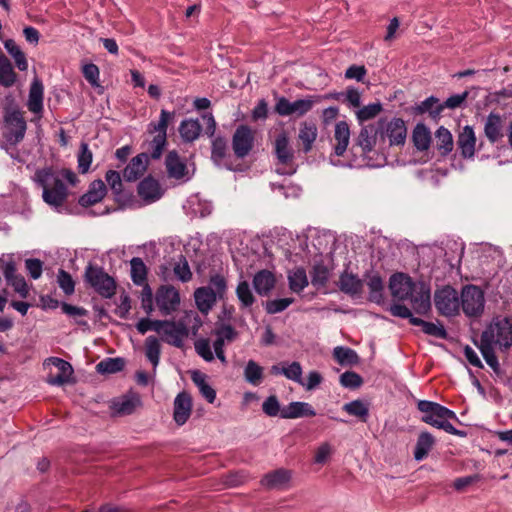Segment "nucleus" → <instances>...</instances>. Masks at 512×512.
Segmentation results:
<instances>
[{"instance_id":"nucleus-1","label":"nucleus","mask_w":512,"mask_h":512,"mask_svg":"<svg viewBox=\"0 0 512 512\" xmlns=\"http://www.w3.org/2000/svg\"><path fill=\"white\" fill-rule=\"evenodd\" d=\"M484 360L494 372H499L500 364L494 351V345L507 350L512 346V318L509 316L494 317L482 332L480 340L474 341Z\"/></svg>"},{"instance_id":"nucleus-2","label":"nucleus","mask_w":512,"mask_h":512,"mask_svg":"<svg viewBox=\"0 0 512 512\" xmlns=\"http://www.w3.org/2000/svg\"><path fill=\"white\" fill-rule=\"evenodd\" d=\"M417 409L422 413L421 421L435 428L442 429L446 433L465 437L467 433L455 428L449 420H458L456 413L447 407L429 400H419Z\"/></svg>"},{"instance_id":"nucleus-3","label":"nucleus","mask_w":512,"mask_h":512,"mask_svg":"<svg viewBox=\"0 0 512 512\" xmlns=\"http://www.w3.org/2000/svg\"><path fill=\"white\" fill-rule=\"evenodd\" d=\"M34 181L42 188L43 201L49 206L58 208L66 202L68 189L53 168L38 169L35 172Z\"/></svg>"},{"instance_id":"nucleus-4","label":"nucleus","mask_w":512,"mask_h":512,"mask_svg":"<svg viewBox=\"0 0 512 512\" xmlns=\"http://www.w3.org/2000/svg\"><path fill=\"white\" fill-rule=\"evenodd\" d=\"M4 142L10 145H18L25 136L27 123L24 112L17 105H10L4 108L3 115Z\"/></svg>"},{"instance_id":"nucleus-5","label":"nucleus","mask_w":512,"mask_h":512,"mask_svg":"<svg viewBox=\"0 0 512 512\" xmlns=\"http://www.w3.org/2000/svg\"><path fill=\"white\" fill-rule=\"evenodd\" d=\"M84 281L104 298H111L116 293L114 278L100 266L89 263L85 268Z\"/></svg>"},{"instance_id":"nucleus-6","label":"nucleus","mask_w":512,"mask_h":512,"mask_svg":"<svg viewBox=\"0 0 512 512\" xmlns=\"http://www.w3.org/2000/svg\"><path fill=\"white\" fill-rule=\"evenodd\" d=\"M274 152L281 167L276 169L280 175H292L296 172L294 151L290 147L289 138L285 132L279 133L274 141Z\"/></svg>"},{"instance_id":"nucleus-7","label":"nucleus","mask_w":512,"mask_h":512,"mask_svg":"<svg viewBox=\"0 0 512 512\" xmlns=\"http://www.w3.org/2000/svg\"><path fill=\"white\" fill-rule=\"evenodd\" d=\"M485 298L483 291L475 285H466L461 292V306L465 315L480 316L484 311Z\"/></svg>"},{"instance_id":"nucleus-8","label":"nucleus","mask_w":512,"mask_h":512,"mask_svg":"<svg viewBox=\"0 0 512 512\" xmlns=\"http://www.w3.org/2000/svg\"><path fill=\"white\" fill-rule=\"evenodd\" d=\"M378 129L382 137L389 139L391 146H402L405 144L407 127L403 119L395 117L387 121V119L382 118L378 121Z\"/></svg>"},{"instance_id":"nucleus-9","label":"nucleus","mask_w":512,"mask_h":512,"mask_svg":"<svg viewBox=\"0 0 512 512\" xmlns=\"http://www.w3.org/2000/svg\"><path fill=\"white\" fill-rule=\"evenodd\" d=\"M255 131L248 125H239L232 137V149L239 159L247 157L254 147Z\"/></svg>"},{"instance_id":"nucleus-10","label":"nucleus","mask_w":512,"mask_h":512,"mask_svg":"<svg viewBox=\"0 0 512 512\" xmlns=\"http://www.w3.org/2000/svg\"><path fill=\"white\" fill-rule=\"evenodd\" d=\"M434 303L438 312L444 316H452L459 310V298L457 291L447 285L436 290Z\"/></svg>"},{"instance_id":"nucleus-11","label":"nucleus","mask_w":512,"mask_h":512,"mask_svg":"<svg viewBox=\"0 0 512 512\" xmlns=\"http://www.w3.org/2000/svg\"><path fill=\"white\" fill-rule=\"evenodd\" d=\"M155 301L161 315L167 316L178 309L180 295L175 287L162 285L156 292Z\"/></svg>"},{"instance_id":"nucleus-12","label":"nucleus","mask_w":512,"mask_h":512,"mask_svg":"<svg viewBox=\"0 0 512 512\" xmlns=\"http://www.w3.org/2000/svg\"><path fill=\"white\" fill-rule=\"evenodd\" d=\"M313 107V101L309 99H298L290 102L286 97H278L274 110L280 116H290L296 114L303 116Z\"/></svg>"},{"instance_id":"nucleus-13","label":"nucleus","mask_w":512,"mask_h":512,"mask_svg":"<svg viewBox=\"0 0 512 512\" xmlns=\"http://www.w3.org/2000/svg\"><path fill=\"white\" fill-rule=\"evenodd\" d=\"M415 284L411 277L404 273H395L390 277L389 289L391 295L403 301L409 299L414 293Z\"/></svg>"},{"instance_id":"nucleus-14","label":"nucleus","mask_w":512,"mask_h":512,"mask_svg":"<svg viewBox=\"0 0 512 512\" xmlns=\"http://www.w3.org/2000/svg\"><path fill=\"white\" fill-rule=\"evenodd\" d=\"M188 335L189 329L183 321H169L162 334V340L171 346L182 348Z\"/></svg>"},{"instance_id":"nucleus-15","label":"nucleus","mask_w":512,"mask_h":512,"mask_svg":"<svg viewBox=\"0 0 512 512\" xmlns=\"http://www.w3.org/2000/svg\"><path fill=\"white\" fill-rule=\"evenodd\" d=\"M192 412V397L188 392H180L174 399L173 419L177 425H184Z\"/></svg>"},{"instance_id":"nucleus-16","label":"nucleus","mask_w":512,"mask_h":512,"mask_svg":"<svg viewBox=\"0 0 512 512\" xmlns=\"http://www.w3.org/2000/svg\"><path fill=\"white\" fill-rule=\"evenodd\" d=\"M49 361L58 369L57 374H49L47 383L53 386H62L71 382L73 368L71 364L64 359L51 357Z\"/></svg>"},{"instance_id":"nucleus-17","label":"nucleus","mask_w":512,"mask_h":512,"mask_svg":"<svg viewBox=\"0 0 512 512\" xmlns=\"http://www.w3.org/2000/svg\"><path fill=\"white\" fill-rule=\"evenodd\" d=\"M137 192L147 204L159 200L163 195L159 182L152 176H147L139 182Z\"/></svg>"},{"instance_id":"nucleus-18","label":"nucleus","mask_w":512,"mask_h":512,"mask_svg":"<svg viewBox=\"0 0 512 512\" xmlns=\"http://www.w3.org/2000/svg\"><path fill=\"white\" fill-rule=\"evenodd\" d=\"M106 193L107 188L104 181L101 179L94 180L90 183L87 192L79 197L78 203L85 208L93 206L102 201Z\"/></svg>"},{"instance_id":"nucleus-19","label":"nucleus","mask_w":512,"mask_h":512,"mask_svg":"<svg viewBox=\"0 0 512 512\" xmlns=\"http://www.w3.org/2000/svg\"><path fill=\"white\" fill-rule=\"evenodd\" d=\"M457 146L463 158L470 159L474 156L476 151V136L471 126L467 125L459 132Z\"/></svg>"},{"instance_id":"nucleus-20","label":"nucleus","mask_w":512,"mask_h":512,"mask_svg":"<svg viewBox=\"0 0 512 512\" xmlns=\"http://www.w3.org/2000/svg\"><path fill=\"white\" fill-rule=\"evenodd\" d=\"M149 155L140 153L133 157L123 170V177L128 182L139 179L147 169Z\"/></svg>"},{"instance_id":"nucleus-21","label":"nucleus","mask_w":512,"mask_h":512,"mask_svg":"<svg viewBox=\"0 0 512 512\" xmlns=\"http://www.w3.org/2000/svg\"><path fill=\"white\" fill-rule=\"evenodd\" d=\"M316 411L308 402L294 401L283 407L281 410V418L296 419L303 417H314Z\"/></svg>"},{"instance_id":"nucleus-22","label":"nucleus","mask_w":512,"mask_h":512,"mask_svg":"<svg viewBox=\"0 0 512 512\" xmlns=\"http://www.w3.org/2000/svg\"><path fill=\"white\" fill-rule=\"evenodd\" d=\"M484 133L492 144L497 143L503 138V120L499 114L491 112L487 116L484 125Z\"/></svg>"},{"instance_id":"nucleus-23","label":"nucleus","mask_w":512,"mask_h":512,"mask_svg":"<svg viewBox=\"0 0 512 512\" xmlns=\"http://www.w3.org/2000/svg\"><path fill=\"white\" fill-rule=\"evenodd\" d=\"M335 145L333 147L336 156H343L350 142V128L346 121H339L334 129Z\"/></svg>"},{"instance_id":"nucleus-24","label":"nucleus","mask_w":512,"mask_h":512,"mask_svg":"<svg viewBox=\"0 0 512 512\" xmlns=\"http://www.w3.org/2000/svg\"><path fill=\"white\" fill-rule=\"evenodd\" d=\"M317 135L318 129L314 122L304 121L300 124L298 140L301 142L302 151L305 154L309 153L312 150Z\"/></svg>"},{"instance_id":"nucleus-25","label":"nucleus","mask_w":512,"mask_h":512,"mask_svg":"<svg viewBox=\"0 0 512 512\" xmlns=\"http://www.w3.org/2000/svg\"><path fill=\"white\" fill-rule=\"evenodd\" d=\"M379 129L373 125H367L361 128L357 138L356 146L361 149L363 155L371 152L376 145V136Z\"/></svg>"},{"instance_id":"nucleus-26","label":"nucleus","mask_w":512,"mask_h":512,"mask_svg":"<svg viewBox=\"0 0 512 512\" xmlns=\"http://www.w3.org/2000/svg\"><path fill=\"white\" fill-rule=\"evenodd\" d=\"M43 94L44 87L40 79L35 78L29 89V96L27 106L29 111L34 114L42 113L43 111Z\"/></svg>"},{"instance_id":"nucleus-27","label":"nucleus","mask_w":512,"mask_h":512,"mask_svg":"<svg viewBox=\"0 0 512 512\" xmlns=\"http://www.w3.org/2000/svg\"><path fill=\"white\" fill-rule=\"evenodd\" d=\"M165 165L171 178L182 179L188 174L187 165L181 160L178 153L173 150L166 155Z\"/></svg>"},{"instance_id":"nucleus-28","label":"nucleus","mask_w":512,"mask_h":512,"mask_svg":"<svg viewBox=\"0 0 512 512\" xmlns=\"http://www.w3.org/2000/svg\"><path fill=\"white\" fill-rule=\"evenodd\" d=\"M275 276L269 270H260L253 278V287L261 296H267L275 286Z\"/></svg>"},{"instance_id":"nucleus-29","label":"nucleus","mask_w":512,"mask_h":512,"mask_svg":"<svg viewBox=\"0 0 512 512\" xmlns=\"http://www.w3.org/2000/svg\"><path fill=\"white\" fill-rule=\"evenodd\" d=\"M416 314L428 315L431 310L430 289L422 286L420 291L409 298Z\"/></svg>"},{"instance_id":"nucleus-30","label":"nucleus","mask_w":512,"mask_h":512,"mask_svg":"<svg viewBox=\"0 0 512 512\" xmlns=\"http://www.w3.org/2000/svg\"><path fill=\"white\" fill-rule=\"evenodd\" d=\"M366 284L369 289V300L380 304L383 301L384 283L377 272H370L365 275Z\"/></svg>"},{"instance_id":"nucleus-31","label":"nucleus","mask_w":512,"mask_h":512,"mask_svg":"<svg viewBox=\"0 0 512 512\" xmlns=\"http://www.w3.org/2000/svg\"><path fill=\"white\" fill-rule=\"evenodd\" d=\"M197 308L202 313H208L216 302V293L211 287H200L194 293Z\"/></svg>"},{"instance_id":"nucleus-32","label":"nucleus","mask_w":512,"mask_h":512,"mask_svg":"<svg viewBox=\"0 0 512 512\" xmlns=\"http://www.w3.org/2000/svg\"><path fill=\"white\" fill-rule=\"evenodd\" d=\"M291 479V473L286 469H277L264 475L261 484L268 489L280 488Z\"/></svg>"},{"instance_id":"nucleus-33","label":"nucleus","mask_w":512,"mask_h":512,"mask_svg":"<svg viewBox=\"0 0 512 512\" xmlns=\"http://www.w3.org/2000/svg\"><path fill=\"white\" fill-rule=\"evenodd\" d=\"M435 444V438L429 432H421L417 438L413 452L414 459L421 461L426 458Z\"/></svg>"},{"instance_id":"nucleus-34","label":"nucleus","mask_w":512,"mask_h":512,"mask_svg":"<svg viewBox=\"0 0 512 512\" xmlns=\"http://www.w3.org/2000/svg\"><path fill=\"white\" fill-rule=\"evenodd\" d=\"M206 374L201 371H193L191 379L193 383L198 387L200 394L206 399L208 403H214L216 399L215 389L206 381Z\"/></svg>"},{"instance_id":"nucleus-35","label":"nucleus","mask_w":512,"mask_h":512,"mask_svg":"<svg viewBox=\"0 0 512 512\" xmlns=\"http://www.w3.org/2000/svg\"><path fill=\"white\" fill-rule=\"evenodd\" d=\"M179 133L184 142H193L201 134L202 126L198 119H184L179 125Z\"/></svg>"},{"instance_id":"nucleus-36","label":"nucleus","mask_w":512,"mask_h":512,"mask_svg":"<svg viewBox=\"0 0 512 512\" xmlns=\"http://www.w3.org/2000/svg\"><path fill=\"white\" fill-rule=\"evenodd\" d=\"M339 288L348 295H357L362 292L363 282L354 274L342 273L339 278Z\"/></svg>"},{"instance_id":"nucleus-37","label":"nucleus","mask_w":512,"mask_h":512,"mask_svg":"<svg viewBox=\"0 0 512 512\" xmlns=\"http://www.w3.org/2000/svg\"><path fill=\"white\" fill-rule=\"evenodd\" d=\"M411 325L420 326L422 331L429 335L439 339H447L448 333L444 326L440 323H433L429 321H425L421 318H411Z\"/></svg>"},{"instance_id":"nucleus-38","label":"nucleus","mask_w":512,"mask_h":512,"mask_svg":"<svg viewBox=\"0 0 512 512\" xmlns=\"http://www.w3.org/2000/svg\"><path fill=\"white\" fill-rule=\"evenodd\" d=\"M414 110L416 114L422 115L424 113H429L433 119H437L444 110V105L440 103L437 97L430 96L418 104Z\"/></svg>"},{"instance_id":"nucleus-39","label":"nucleus","mask_w":512,"mask_h":512,"mask_svg":"<svg viewBox=\"0 0 512 512\" xmlns=\"http://www.w3.org/2000/svg\"><path fill=\"white\" fill-rule=\"evenodd\" d=\"M333 357L341 366H354L360 363V357L355 350L337 346L333 349Z\"/></svg>"},{"instance_id":"nucleus-40","label":"nucleus","mask_w":512,"mask_h":512,"mask_svg":"<svg viewBox=\"0 0 512 512\" xmlns=\"http://www.w3.org/2000/svg\"><path fill=\"white\" fill-rule=\"evenodd\" d=\"M131 279L137 286H143L147 283L148 269L140 257H133L130 261Z\"/></svg>"},{"instance_id":"nucleus-41","label":"nucleus","mask_w":512,"mask_h":512,"mask_svg":"<svg viewBox=\"0 0 512 512\" xmlns=\"http://www.w3.org/2000/svg\"><path fill=\"white\" fill-rule=\"evenodd\" d=\"M17 75L13 70L12 64L6 55H0V85L11 87L15 84Z\"/></svg>"},{"instance_id":"nucleus-42","label":"nucleus","mask_w":512,"mask_h":512,"mask_svg":"<svg viewBox=\"0 0 512 512\" xmlns=\"http://www.w3.org/2000/svg\"><path fill=\"white\" fill-rule=\"evenodd\" d=\"M412 141L414 146L419 151H425L429 148L431 142V134L424 124L419 123L415 126L412 133Z\"/></svg>"},{"instance_id":"nucleus-43","label":"nucleus","mask_w":512,"mask_h":512,"mask_svg":"<svg viewBox=\"0 0 512 512\" xmlns=\"http://www.w3.org/2000/svg\"><path fill=\"white\" fill-rule=\"evenodd\" d=\"M145 356L154 368L157 367L160 361L161 344L156 336L150 335L145 339Z\"/></svg>"},{"instance_id":"nucleus-44","label":"nucleus","mask_w":512,"mask_h":512,"mask_svg":"<svg viewBox=\"0 0 512 512\" xmlns=\"http://www.w3.org/2000/svg\"><path fill=\"white\" fill-rule=\"evenodd\" d=\"M289 288L295 292L300 293L308 286V278L306 271L302 267L295 268L288 273Z\"/></svg>"},{"instance_id":"nucleus-45","label":"nucleus","mask_w":512,"mask_h":512,"mask_svg":"<svg viewBox=\"0 0 512 512\" xmlns=\"http://www.w3.org/2000/svg\"><path fill=\"white\" fill-rule=\"evenodd\" d=\"M437 149L441 155H448L453 149V137L451 132L441 126L435 133Z\"/></svg>"},{"instance_id":"nucleus-46","label":"nucleus","mask_w":512,"mask_h":512,"mask_svg":"<svg viewBox=\"0 0 512 512\" xmlns=\"http://www.w3.org/2000/svg\"><path fill=\"white\" fill-rule=\"evenodd\" d=\"M4 47L7 50V52L14 59L16 67L20 71H26L28 69V62L26 59V55L21 50V48L16 44V42L13 39H7L4 42Z\"/></svg>"},{"instance_id":"nucleus-47","label":"nucleus","mask_w":512,"mask_h":512,"mask_svg":"<svg viewBox=\"0 0 512 512\" xmlns=\"http://www.w3.org/2000/svg\"><path fill=\"white\" fill-rule=\"evenodd\" d=\"M342 409L349 415L358 417L364 423H366L368 420L369 408L363 401L359 399L345 403Z\"/></svg>"},{"instance_id":"nucleus-48","label":"nucleus","mask_w":512,"mask_h":512,"mask_svg":"<svg viewBox=\"0 0 512 512\" xmlns=\"http://www.w3.org/2000/svg\"><path fill=\"white\" fill-rule=\"evenodd\" d=\"M124 367L125 360L123 358H106L96 365V370L101 374H113L122 371Z\"/></svg>"},{"instance_id":"nucleus-49","label":"nucleus","mask_w":512,"mask_h":512,"mask_svg":"<svg viewBox=\"0 0 512 512\" xmlns=\"http://www.w3.org/2000/svg\"><path fill=\"white\" fill-rule=\"evenodd\" d=\"M227 141L222 136H217L212 140L211 160L220 166L227 155Z\"/></svg>"},{"instance_id":"nucleus-50","label":"nucleus","mask_w":512,"mask_h":512,"mask_svg":"<svg viewBox=\"0 0 512 512\" xmlns=\"http://www.w3.org/2000/svg\"><path fill=\"white\" fill-rule=\"evenodd\" d=\"M329 269L323 263H317L310 271L311 284L317 289L325 287L329 280Z\"/></svg>"},{"instance_id":"nucleus-51","label":"nucleus","mask_w":512,"mask_h":512,"mask_svg":"<svg viewBox=\"0 0 512 512\" xmlns=\"http://www.w3.org/2000/svg\"><path fill=\"white\" fill-rule=\"evenodd\" d=\"M175 117V112H169L165 109L161 110L159 121L157 123L151 122L148 125L149 133L165 134L167 136V127Z\"/></svg>"},{"instance_id":"nucleus-52","label":"nucleus","mask_w":512,"mask_h":512,"mask_svg":"<svg viewBox=\"0 0 512 512\" xmlns=\"http://www.w3.org/2000/svg\"><path fill=\"white\" fill-rule=\"evenodd\" d=\"M245 380L257 386L263 379V368L254 360H249L244 369Z\"/></svg>"},{"instance_id":"nucleus-53","label":"nucleus","mask_w":512,"mask_h":512,"mask_svg":"<svg viewBox=\"0 0 512 512\" xmlns=\"http://www.w3.org/2000/svg\"><path fill=\"white\" fill-rule=\"evenodd\" d=\"M92 160H93L92 151L89 149V146L87 143L82 142L80 144L79 152L77 155L78 171L81 174L87 173L90 169Z\"/></svg>"},{"instance_id":"nucleus-54","label":"nucleus","mask_w":512,"mask_h":512,"mask_svg":"<svg viewBox=\"0 0 512 512\" xmlns=\"http://www.w3.org/2000/svg\"><path fill=\"white\" fill-rule=\"evenodd\" d=\"M236 295L241 303V306L244 308L252 306L255 302V297L253 296L249 284L246 281L239 282L236 288Z\"/></svg>"},{"instance_id":"nucleus-55","label":"nucleus","mask_w":512,"mask_h":512,"mask_svg":"<svg viewBox=\"0 0 512 512\" xmlns=\"http://www.w3.org/2000/svg\"><path fill=\"white\" fill-rule=\"evenodd\" d=\"M166 144L167 138L164 133L155 135L152 141H150L148 144V151L150 157L152 159H159L163 153Z\"/></svg>"},{"instance_id":"nucleus-56","label":"nucleus","mask_w":512,"mask_h":512,"mask_svg":"<svg viewBox=\"0 0 512 512\" xmlns=\"http://www.w3.org/2000/svg\"><path fill=\"white\" fill-rule=\"evenodd\" d=\"M57 283L66 295H72L75 291V281L70 273L64 269H59L57 274Z\"/></svg>"},{"instance_id":"nucleus-57","label":"nucleus","mask_w":512,"mask_h":512,"mask_svg":"<svg viewBox=\"0 0 512 512\" xmlns=\"http://www.w3.org/2000/svg\"><path fill=\"white\" fill-rule=\"evenodd\" d=\"M340 384L345 388L357 389L363 384V379L354 371H346L340 375Z\"/></svg>"},{"instance_id":"nucleus-58","label":"nucleus","mask_w":512,"mask_h":512,"mask_svg":"<svg viewBox=\"0 0 512 512\" xmlns=\"http://www.w3.org/2000/svg\"><path fill=\"white\" fill-rule=\"evenodd\" d=\"M174 273L176 277L182 282H187L192 278V273L188 265L187 259L184 255L179 256L178 262L174 266Z\"/></svg>"},{"instance_id":"nucleus-59","label":"nucleus","mask_w":512,"mask_h":512,"mask_svg":"<svg viewBox=\"0 0 512 512\" xmlns=\"http://www.w3.org/2000/svg\"><path fill=\"white\" fill-rule=\"evenodd\" d=\"M282 375H284L289 380L304 385L302 381V367L301 364L297 361H293L292 363L287 364V366H284Z\"/></svg>"},{"instance_id":"nucleus-60","label":"nucleus","mask_w":512,"mask_h":512,"mask_svg":"<svg viewBox=\"0 0 512 512\" xmlns=\"http://www.w3.org/2000/svg\"><path fill=\"white\" fill-rule=\"evenodd\" d=\"M263 412L269 417H281V410L279 400L276 395H270L265 399L262 404Z\"/></svg>"},{"instance_id":"nucleus-61","label":"nucleus","mask_w":512,"mask_h":512,"mask_svg":"<svg viewBox=\"0 0 512 512\" xmlns=\"http://www.w3.org/2000/svg\"><path fill=\"white\" fill-rule=\"evenodd\" d=\"M382 110L381 103H372L358 110L357 118L360 122L368 121L376 117Z\"/></svg>"},{"instance_id":"nucleus-62","label":"nucleus","mask_w":512,"mask_h":512,"mask_svg":"<svg viewBox=\"0 0 512 512\" xmlns=\"http://www.w3.org/2000/svg\"><path fill=\"white\" fill-rule=\"evenodd\" d=\"M294 302L293 298H281L267 301L265 305L268 314H276L284 311Z\"/></svg>"},{"instance_id":"nucleus-63","label":"nucleus","mask_w":512,"mask_h":512,"mask_svg":"<svg viewBox=\"0 0 512 512\" xmlns=\"http://www.w3.org/2000/svg\"><path fill=\"white\" fill-rule=\"evenodd\" d=\"M194 346L197 354L201 356L205 361L211 362L214 360V354L211 350L209 339H198L197 341H195Z\"/></svg>"},{"instance_id":"nucleus-64","label":"nucleus","mask_w":512,"mask_h":512,"mask_svg":"<svg viewBox=\"0 0 512 512\" xmlns=\"http://www.w3.org/2000/svg\"><path fill=\"white\" fill-rule=\"evenodd\" d=\"M82 73L87 82L93 87H99L100 71L96 64H85L82 68Z\"/></svg>"}]
</instances>
